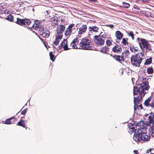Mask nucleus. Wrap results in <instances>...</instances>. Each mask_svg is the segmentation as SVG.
<instances>
[{"instance_id":"37","label":"nucleus","mask_w":154,"mask_h":154,"mask_svg":"<svg viewBox=\"0 0 154 154\" xmlns=\"http://www.w3.org/2000/svg\"><path fill=\"white\" fill-rule=\"evenodd\" d=\"M64 42L63 41L59 45V46L57 47V49L60 50V49L62 47L63 45H64Z\"/></svg>"},{"instance_id":"15","label":"nucleus","mask_w":154,"mask_h":154,"mask_svg":"<svg viewBox=\"0 0 154 154\" xmlns=\"http://www.w3.org/2000/svg\"><path fill=\"white\" fill-rule=\"evenodd\" d=\"M115 36L117 39L119 40L121 39L123 36V34L119 31L116 32Z\"/></svg>"},{"instance_id":"25","label":"nucleus","mask_w":154,"mask_h":154,"mask_svg":"<svg viewBox=\"0 0 154 154\" xmlns=\"http://www.w3.org/2000/svg\"><path fill=\"white\" fill-rule=\"evenodd\" d=\"M130 49L132 52H138V48L137 47H135L134 45H132L131 46Z\"/></svg>"},{"instance_id":"34","label":"nucleus","mask_w":154,"mask_h":154,"mask_svg":"<svg viewBox=\"0 0 154 154\" xmlns=\"http://www.w3.org/2000/svg\"><path fill=\"white\" fill-rule=\"evenodd\" d=\"M154 119V114H153L152 115V116H149V122L151 123L153 122L154 120L153 119Z\"/></svg>"},{"instance_id":"6","label":"nucleus","mask_w":154,"mask_h":154,"mask_svg":"<svg viewBox=\"0 0 154 154\" xmlns=\"http://www.w3.org/2000/svg\"><path fill=\"white\" fill-rule=\"evenodd\" d=\"M15 22L21 26L28 25L31 23L29 19H22L18 18H17V21Z\"/></svg>"},{"instance_id":"53","label":"nucleus","mask_w":154,"mask_h":154,"mask_svg":"<svg viewBox=\"0 0 154 154\" xmlns=\"http://www.w3.org/2000/svg\"><path fill=\"white\" fill-rule=\"evenodd\" d=\"M25 105H27V103H26Z\"/></svg>"},{"instance_id":"1","label":"nucleus","mask_w":154,"mask_h":154,"mask_svg":"<svg viewBox=\"0 0 154 154\" xmlns=\"http://www.w3.org/2000/svg\"><path fill=\"white\" fill-rule=\"evenodd\" d=\"M135 85L136 86L134 87L133 89L134 96H137L134 97V110L138 108L137 105L140 103L141 98L146 94L144 90H148L149 88L148 79L146 78L143 79L141 84L136 82Z\"/></svg>"},{"instance_id":"31","label":"nucleus","mask_w":154,"mask_h":154,"mask_svg":"<svg viewBox=\"0 0 154 154\" xmlns=\"http://www.w3.org/2000/svg\"><path fill=\"white\" fill-rule=\"evenodd\" d=\"M147 72L148 74H151L153 73V70L152 67H150L147 68Z\"/></svg>"},{"instance_id":"11","label":"nucleus","mask_w":154,"mask_h":154,"mask_svg":"<svg viewBox=\"0 0 154 154\" xmlns=\"http://www.w3.org/2000/svg\"><path fill=\"white\" fill-rule=\"evenodd\" d=\"M39 32L40 35L45 38H48L50 34V32L49 31L45 30L43 29H41V30H40Z\"/></svg>"},{"instance_id":"8","label":"nucleus","mask_w":154,"mask_h":154,"mask_svg":"<svg viewBox=\"0 0 154 154\" xmlns=\"http://www.w3.org/2000/svg\"><path fill=\"white\" fill-rule=\"evenodd\" d=\"M65 27L64 25H59L57 26L56 30L57 33L56 35H58V36L62 37L63 32L65 30Z\"/></svg>"},{"instance_id":"20","label":"nucleus","mask_w":154,"mask_h":154,"mask_svg":"<svg viewBox=\"0 0 154 154\" xmlns=\"http://www.w3.org/2000/svg\"><path fill=\"white\" fill-rule=\"evenodd\" d=\"M150 132L151 133L152 137H154V124L153 123L150 125V128L149 129Z\"/></svg>"},{"instance_id":"17","label":"nucleus","mask_w":154,"mask_h":154,"mask_svg":"<svg viewBox=\"0 0 154 154\" xmlns=\"http://www.w3.org/2000/svg\"><path fill=\"white\" fill-rule=\"evenodd\" d=\"M58 35H55L56 38L55 41L53 43L56 45H57L60 40L62 38V37L58 36Z\"/></svg>"},{"instance_id":"29","label":"nucleus","mask_w":154,"mask_h":154,"mask_svg":"<svg viewBox=\"0 0 154 154\" xmlns=\"http://www.w3.org/2000/svg\"><path fill=\"white\" fill-rule=\"evenodd\" d=\"M6 19L10 21H13L14 20V17L13 16L9 15L7 17Z\"/></svg>"},{"instance_id":"28","label":"nucleus","mask_w":154,"mask_h":154,"mask_svg":"<svg viewBox=\"0 0 154 154\" xmlns=\"http://www.w3.org/2000/svg\"><path fill=\"white\" fill-rule=\"evenodd\" d=\"M152 58L150 57L148 59H147L144 63L145 65H149L151 64L152 63Z\"/></svg>"},{"instance_id":"30","label":"nucleus","mask_w":154,"mask_h":154,"mask_svg":"<svg viewBox=\"0 0 154 154\" xmlns=\"http://www.w3.org/2000/svg\"><path fill=\"white\" fill-rule=\"evenodd\" d=\"M49 56L50 59L52 61H54L55 59V57L54 55L53 54L52 52H50L49 53Z\"/></svg>"},{"instance_id":"51","label":"nucleus","mask_w":154,"mask_h":154,"mask_svg":"<svg viewBox=\"0 0 154 154\" xmlns=\"http://www.w3.org/2000/svg\"><path fill=\"white\" fill-rule=\"evenodd\" d=\"M153 123L154 124V121L153 122Z\"/></svg>"},{"instance_id":"24","label":"nucleus","mask_w":154,"mask_h":154,"mask_svg":"<svg viewBox=\"0 0 154 154\" xmlns=\"http://www.w3.org/2000/svg\"><path fill=\"white\" fill-rule=\"evenodd\" d=\"M17 125L22 126L23 128H25L26 127L24 121L22 119H21L20 121L18 122L17 124Z\"/></svg>"},{"instance_id":"18","label":"nucleus","mask_w":154,"mask_h":154,"mask_svg":"<svg viewBox=\"0 0 154 154\" xmlns=\"http://www.w3.org/2000/svg\"><path fill=\"white\" fill-rule=\"evenodd\" d=\"M129 52L128 50H126L125 51L122 53V55L121 56L122 60H123V57L125 56V58H128V55L129 54Z\"/></svg>"},{"instance_id":"43","label":"nucleus","mask_w":154,"mask_h":154,"mask_svg":"<svg viewBox=\"0 0 154 154\" xmlns=\"http://www.w3.org/2000/svg\"><path fill=\"white\" fill-rule=\"evenodd\" d=\"M106 26L112 29L113 28V25L112 24L107 25H106Z\"/></svg>"},{"instance_id":"7","label":"nucleus","mask_w":154,"mask_h":154,"mask_svg":"<svg viewBox=\"0 0 154 154\" xmlns=\"http://www.w3.org/2000/svg\"><path fill=\"white\" fill-rule=\"evenodd\" d=\"M94 40L95 44L98 46H102L105 42V40L103 38L95 35L94 37Z\"/></svg>"},{"instance_id":"12","label":"nucleus","mask_w":154,"mask_h":154,"mask_svg":"<svg viewBox=\"0 0 154 154\" xmlns=\"http://www.w3.org/2000/svg\"><path fill=\"white\" fill-rule=\"evenodd\" d=\"M75 26V24L72 23L70 24L68 28L66 29V30L65 32V35L66 36H69L71 34L72 32L71 29Z\"/></svg>"},{"instance_id":"22","label":"nucleus","mask_w":154,"mask_h":154,"mask_svg":"<svg viewBox=\"0 0 154 154\" xmlns=\"http://www.w3.org/2000/svg\"><path fill=\"white\" fill-rule=\"evenodd\" d=\"M151 99V97H148V98L145 100L144 102V105L146 106L150 107V104L149 103V102L150 101Z\"/></svg>"},{"instance_id":"45","label":"nucleus","mask_w":154,"mask_h":154,"mask_svg":"<svg viewBox=\"0 0 154 154\" xmlns=\"http://www.w3.org/2000/svg\"><path fill=\"white\" fill-rule=\"evenodd\" d=\"M152 149H149L148 150L146 151V153H149L151 152V150H152Z\"/></svg>"},{"instance_id":"49","label":"nucleus","mask_w":154,"mask_h":154,"mask_svg":"<svg viewBox=\"0 0 154 154\" xmlns=\"http://www.w3.org/2000/svg\"><path fill=\"white\" fill-rule=\"evenodd\" d=\"M78 25V24H77L75 26H76V27H77V25Z\"/></svg>"},{"instance_id":"19","label":"nucleus","mask_w":154,"mask_h":154,"mask_svg":"<svg viewBox=\"0 0 154 154\" xmlns=\"http://www.w3.org/2000/svg\"><path fill=\"white\" fill-rule=\"evenodd\" d=\"M14 117H12L8 119H6L5 121L4 122V124L9 125V124H10L13 123H14V122L13 121L12 122L11 121V120L12 119H14Z\"/></svg>"},{"instance_id":"36","label":"nucleus","mask_w":154,"mask_h":154,"mask_svg":"<svg viewBox=\"0 0 154 154\" xmlns=\"http://www.w3.org/2000/svg\"><path fill=\"white\" fill-rule=\"evenodd\" d=\"M106 43L107 45L108 46H110L112 44V42L110 40H107L106 41Z\"/></svg>"},{"instance_id":"3","label":"nucleus","mask_w":154,"mask_h":154,"mask_svg":"<svg viewBox=\"0 0 154 154\" xmlns=\"http://www.w3.org/2000/svg\"><path fill=\"white\" fill-rule=\"evenodd\" d=\"M144 56V54L141 52H139L132 55L131 59V64L133 66L140 67L143 59V57Z\"/></svg>"},{"instance_id":"27","label":"nucleus","mask_w":154,"mask_h":154,"mask_svg":"<svg viewBox=\"0 0 154 154\" xmlns=\"http://www.w3.org/2000/svg\"><path fill=\"white\" fill-rule=\"evenodd\" d=\"M126 32L127 33L128 35L129 36H131L132 40H134V35L133 33V32L132 31H130L129 32L128 31H126Z\"/></svg>"},{"instance_id":"40","label":"nucleus","mask_w":154,"mask_h":154,"mask_svg":"<svg viewBox=\"0 0 154 154\" xmlns=\"http://www.w3.org/2000/svg\"><path fill=\"white\" fill-rule=\"evenodd\" d=\"M145 15L147 17H151V13L147 11L145 12Z\"/></svg>"},{"instance_id":"33","label":"nucleus","mask_w":154,"mask_h":154,"mask_svg":"<svg viewBox=\"0 0 154 154\" xmlns=\"http://www.w3.org/2000/svg\"><path fill=\"white\" fill-rule=\"evenodd\" d=\"M128 40V38H124L122 39V43L124 45H126L128 44V42H127Z\"/></svg>"},{"instance_id":"26","label":"nucleus","mask_w":154,"mask_h":154,"mask_svg":"<svg viewBox=\"0 0 154 154\" xmlns=\"http://www.w3.org/2000/svg\"><path fill=\"white\" fill-rule=\"evenodd\" d=\"M63 42L64 44V45L63 46L64 50L65 51L69 50V48L68 47L67 44V41L66 39H64Z\"/></svg>"},{"instance_id":"50","label":"nucleus","mask_w":154,"mask_h":154,"mask_svg":"<svg viewBox=\"0 0 154 154\" xmlns=\"http://www.w3.org/2000/svg\"><path fill=\"white\" fill-rule=\"evenodd\" d=\"M20 112V111H19L18 113H17V114L19 113V112Z\"/></svg>"},{"instance_id":"32","label":"nucleus","mask_w":154,"mask_h":154,"mask_svg":"<svg viewBox=\"0 0 154 154\" xmlns=\"http://www.w3.org/2000/svg\"><path fill=\"white\" fill-rule=\"evenodd\" d=\"M122 5L123 7L125 8H128L130 7V5L128 3H127L125 2H122Z\"/></svg>"},{"instance_id":"9","label":"nucleus","mask_w":154,"mask_h":154,"mask_svg":"<svg viewBox=\"0 0 154 154\" xmlns=\"http://www.w3.org/2000/svg\"><path fill=\"white\" fill-rule=\"evenodd\" d=\"M43 23L41 21L38 20H35V23L33 24L32 27L35 29H38V28H39V31L41 30V29L43 27Z\"/></svg>"},{"instance_id":"41","label":"nucleus","mask_w":154,"mask_h":154,"mask_svg":"<svg viewBox=\"0 0 154 154\" xmlns=\"http://www.w3.org/2000/svg\"><path fill=\"white\" fill-rule=\"evenodd\" d=\"M150 106L152 108H154V100L151 101L150 103Z\"/></svg>"},{"instance_id":"23","label":"nucleus","mask_w":154,"mask_h":154,"mask_svg":"<svg viewBox=\"0 0 154 154\" xmlns=\"http://www.w3.org/2000/svg\"><path fill=\"white\" fill-rule=\"evenodd\" d=\"M50 21L54 23V24L55 25H57L58 24V22L57 20V17H54L51 18Z\"/></svg>"},{"instance_id":"4","label":"nucleus","mask_w":154,"mask_h":154,"mask_svg":"<svg viewBox=\"0 0 154 154\" xmlns=\"http://www.w3.org/2000/svg\"><path fill=\"white\" fill-rule=\"evenodd\" d=\"M90 42L88 39L82 38V39H79L78 43H79V45L82 49L91 50L92 49V47L90 45Z\"/></svg>"},{"instance_id":"10","label":"nucleus","mask_w":154,"mask_h":154,"mask_svg":"<svg viewBox=\"0 0 154 154\" xmlns=\"http://www.w3.org/2000/svg\"><path fill=\"white\" fill-rule=\"evenodd\" d=\"M88 34L90 35L93 33H96L98 32L99 28L96 26H89L88 29Z\"/></svg>"},{"instance_id":"52","label":"nucleus","mask_w":154,"mask_h":154,"mask_svg":"<svg viewBox=\"0 0 154 154\" xmlns=\"http://www.w3.org/2000/svg\"><path fill=\"white\" fill-rule=\"evenodd\" d=\"M53 48H55V47H54V46H53Z\"/></svg>"},{"instance_id":"44","label":"nucleus","mask_w":154,"mask_h":154,"mask_svg":"<svg viewBox=\"0 0 154 154\" xmlns=\"http://www.w3.org/2000/svg\"><path fill=\"white\" fill-rule=\"evenodd\" d=\"M133 152L135 154H139L137 150H134Z\"/></svg>"},{"instance_id":"38","label":"nucleus","mask_w":154,"mask_h":154,"mask_svg":"<svg viewBox=\"0 0 154 154\" xmlns=\"http://www.w3.org/2000/svg\"><path fill=\"white\" fill-rule=\"evenodd\" d=\"M115 59L118 61H120V58H121V57L119 55H117L115 56Z\"/></svg>"},{"instance_id":"13","label":"nucleus","mask_w":154,"mask_h":154,"mask_svg":"<svg viewBox=\"0 0 154 154\" xmlns=\"http://www.w3.org/2000/svg\"><path fill=\"white\" fill-rule=\"evenodd\" d=\"M112 51L114 52L119 54L122 51V48L120 46L118 45H116L112 48Z\"/></svg>"},{"instance_id":"54","label":"nucleus","mask_w":154,"mask_h":154,"mask_svg":"<svg viewBox=\"0 0 154 154\" xmlns=\"http://www.w3.org/2000/svg\"><path fill=\"white\" fill-rule=\"evenodd\" d=\"M32 10H33V11H34V9H32Z\"/></svg>"},{"instance_id":"39","label":"nucleus","mask_w":154,"mask_h":154,"mask_svg":"<svg viewBox=\"0 0 154 154\" xmlns=\"http://www.w3.org/2000/svg\"><path fill=\"white\" fill-rule=\"evenodd\" d=\"M78 29V28H75V26L72 28V29H71V30L72 31V32L73 33H74L75 32V31L77 30Z\"/></svg>"},{"instance_id":"55","label":"nucleus","mask_w":154,"mask_h":154,"mask_svg":"<svg viewBox=\"0 0 154 154\" xmlns=\"http://www.w3.org/2000/svg\"><path fill=\"white\" fill-rule=\"evenodd\" d=\"M32 10H33V11H34V9H32Z\"/></svg>"},{"instance_id":"16","label":"nucleus","mask_w":154,"mask_h":154,"mask_svg":"<svg viewBox=\"0 0 154 154\" xmlns=\"http://www.w3.org/2000/svg\"><path fill=\"white\" fill-rule=\"evenodd\" d=\"M79 40L77 38H76L73 40L72 42L70 44V46H72L73 49H77V47L76 46V43L78 42Z\"/></svg>"},{"instance_id":"5","label":"nucleus","mask_w":154,"mask_h":154,"mask_svg":"<svg viewBox=\"0 0 154 154\" xmlns=\"http://www.w3.org/2000/svg\"><path fill=\"white\" fill-rule=\"evenodd\" d=\"M137 39L139 40L138 43L140 48L142 50L143 49H145L146 50L151 51V45L148 43V42L146 40L142 38H137Z\"/></svg>"},{"instance_id":"47","label":"nucleus","mask_w":154,"mask_h":154,"mask_svg":"<svg viewBox=\"0 0 154 154\" xmlns=\"http://www.w3.org/2000/svg\"><path fill=\"white\" fill-rule=\"evenodd\" d=\"M138 106L141 109H143L142 106V104H140Z\"/></svg>"},{"instance_id":"35","label":"nucleus","mask_w":154,"mask_h":154,"mask_svg":"<svg viewBox=\"0 0 154 154\" xmlns=\"http://www.w3.org/2000/svg\"><path fill=\"white\" fill-rule=\"evenodd\" d=\"M104 32H101L99 35H97L98 36L100 37L101 38H105L106 37V35H104L103 34Z\"/></svg>"},{"instance_id":"2","label":"nucleus","mask_w":154,"mask_h":154,"mask_svg":"<svg viewBox=\"0 0 154 154\" xmlns=\"http://www.w3.org/2000/svg\"><path fill=\"white\" fill-rule=\"evenodd\" d=\"M128 132L131 133L134 132L133 139L136 142L141 141V143L147 141L150 139L149 134L147 133L145 128H139L135 129L137 126L134 123H130L128 125Z\"/></svg>"},{"instance_id":"42","label":"nucleus","mask_w":154,"mask_h":154,"mask_svg":"<svg viewBox=\"0 0 154 154\" xmlns=\"http://www.w3.org/2000/svg\"><path fill=\"white\" fill-rule=\"evenodd\" d=\"M27 112V109H25L23 110L21 112V114L23 115H24L26 114V113Z\"/></svg>"},{"instance_id":"48","label":"nucleus","mask_w":154,"mask_h":154,"mask_svg":"<svg viewBox=\"0 0 154 154\" xmlns=\"http://www.w3.org/2000/svg\"><path fill=\"white\" fill-rule=\"evenodd\" d=\"M137 125L138 126V127H139V126L140 125V124L139 123H137Z\"/></svg>"},{"instance_id":"21","label":"nucleus","mask_w":154,"mask_h":154,"mask_svg":"<svg viewBox=\"0 0 154 154\" xmlns=\"http://www.w3.org/2000/svg\"><path fill=\"white\" fill-rule=\"evenodd\" d=\"M109 50V48L105 46L100 48V51L103 54H106V52L108 51Z\"/></svg>"},{"instance_id":"14","label":"nucleus","mask_w":154,"mask_h":154,"mask_svg":"<svg viewBox=\"0 0 154 154\" xmlns=\"http://www.w3.org/2000/svg\"><path fill=\"white\" fill-rule=\"evenodd\" d=\"M87 29V26L85 25H82L79 28L78 31L79 34H82L85 32Z\"/></svg>"},{"instance_id":"46","label":"nucleus","mask_w":154,"mask_h":154,"mask_svg":"<svg viewBox=\"0 0 154 154\" xmlns=\"http://www.w3.org/2000/svg\"><path fill=\"white\" fill-rule=\"evenodd\" d=\"M97 0H89V1L90 2H96Z\"/></svg>"}]
</instances>
